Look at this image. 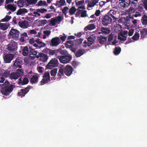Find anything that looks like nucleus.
Masks as SVG:
<instances>
[{
  "label": "nucleus",
  "instance_id": "f257e3e1",
  "mask_svg": "<svg viewBox=\"0 0 147 147\" xmlns=\"http://www.w3.org/2000/svg\"><path fill=\"white\" fill-rule=\"evenodd\" d=\"M0 86L1 87V92L5 96L9 95L15 87L14 85L10 84L7 80L3 84H0Z\"/></svg>",
  "mask_w": 147,
  "mask_h": 147
},
{
  "label": "nucleus",
  "instance_id": "f03ea898",
  "mask_svg": "<svg viewBox=\"0 0 147 147\" xmlns=\"http://www.w3.org/2000/svg\"><path fill=\"white\" fill-rule=\"evenodd\" d=\"M57 58L60 62L63 63H69L72 59V57L70 54L65 55H59Z\"/></svg>",
  "mask_w": 147,
  "mask_h": 147
},
{
  "label": "nucleus",
  "instance_id": "7ed1b4c3",
  "mask_svg": "<svg viewBox=\"0 0 147 147\" xmlns=\"http://www.w3.org/2000/svg\"><path fill=\"white\" fill-rule=\"evenodd\" d=\"M24 73V70L22 69H18L15 72L11 73L9 77L11 79H17L22 76Z\"/></svg>",
  "mask_w": 147,
  "mask_h": 147
},
{
  "label": "nucleus",
  "instance_id": "20e7f679",
  "mask_svg": "<svg viewBox=\"0 0 147 147\" xmlns=\"http://www.w3.org/2000/svg\"><path fill=\"white\" fill-rule=\"evenodd\" d=\"M101 20L102 25L104 26H106L111 23L112 19L111 17L107 14L102 16Z\"/></svg>",
  "mask_w": 147,
  "mask_h": 147
},
{
  "label": "nucleus",
  "instance_id": "39448f33",
  "mask_svg": "<svg viewBox=\"0 0 147 147\" xmlns=\"http://www.w3.org/2000/svg\"><path fill=\"white\" fill-rule=\"evenodd\" d=\"M58 60L55 58H53L48 63L46 67L48 69H51L54 67H57L59 65Z\"/></svg>",
  "mask_w": 147,
  "mask_h": 147
},
{
  "label": "nucleus",
  "instance_id": "423d86ee",
  "mask_svg": "<svg viewBox=\"0 0 147 147\" xmlns=\"http://www.w3.org/2000/svg\"><path fill=\"white\" fill-rule=\"evenodd\" d=\"M7 49L10 53H13L16 51L18 48L17 43L15 42H10L7 45Z\"/></svg>",
  "mask_w": 147,
  "mask_h": 147
},
{
  "label": "nucleus",
  "instance_id": "0eeeda50",
  "mask_svg": "<svg viewBox=\"0 0 147 147\" xmlns=\"http://www.w3.org/2000/svg\"><path fill=\"white\" fill-rule=\"evenodd\" d=\"M32 88V87L30 85L25 88L21 89L20 91L18 93V96H20L21 98L24 97L25 95L29 91L30 89Z\"/></svg>",
  "mask_w": 147,
  "mask_h": 147
},
{
  "label": "nucleus",
  "instance_id": "6e6552de",
  "mask_svg": "<svg viewBox=\"0 0 147 147\" xmlns=\"http://www.w3.org/2000/svg\"><path fill=\"white\" fill-rule=\"evenodd\" d=\"M19 32L17 30L12 28L9 32L10 36L15 40L18 39L19 37Z\"/></svg>",
  "mask_w": 147,
  "mask_h": 147
},
{
  "label": "nucleus",
  "instance_id": "1a4fd4ad",
  "mask_svg": "<svg viewBox=\"0 0 147 147\" xmlns=\"http://www.w3.org/2000/svg\"><path fill=\"white\" fill-rule=\"evenodd\" d=\"M50 80L49 73L46 72L44 73L43 76V78L40 81V85H42L47 83Z\"/></svg>",
  "mask_w": 147,
  "mask_h": 147
},
{
  "label": "nucleus",
  "instance_id": "9d476101",
  "mask_svg": "<svg viewBox=\"0 0 147 147\" xmlns=\"http://www.w3.org/2000/svg\"><path fill=\"white\" fill-rule=\"evenodd\" d=\"M13 57L14 56L12 54H7L3 57L4 61L5 63H10L13 59Z\"/></svg>",
  "mask_w": 147,
  "mask_h": 147
},
{
  "label": "nucleus",
  "instance_id": "9b49d317",
  "mask_svg": "<svg viewBox=\"0 0 147 147\" xmlns=\"http://www.w3.org/2000/svg\"><path fill=\"white\" fill-rule=\"evenodd\" d=\"M36 57L37 58L40 57V60L43 62H45L48 59V56L47 54L41 53H39L36 55Z\"/></svg>",
  "mask_w": 147,
  "mask_h": 147
},
{
  "label": "nucleus",
  "instance_id": "f8f14e48",
  "mask_svg": "<svg viewBox=\"0 0 147 147\" xmlns=\"http://www.w3.org/2000/svg\"><path fill=\"white\" fill-rule=\"evenodd\" d=\"M64 70L65 74L67 76H69L72 73L73 68L71 66L67 65L65 67Z\"/></svg>",
  "mask_w": 147,
  "mask_h": 147
},
{
  "label": "nucleus",
  "instance_id": "ddd939ff",
  "mask_svg": "<svg viewBox=\"0 0 147 147\" xmlns=\"http://www.w3.org/2000/svg\"><path fill=\"white\" fill-rule=\"evenodd\" d=\"M61 40L59 37H56L52 39L50 45L53 47L58 45L61 42Z\"/></svg>",
  "mask_w": 147,
  "mask_h": 147
},
{
  "label": "nucleus",
  "instance_id": "4468645a",
  "mask_svg": "<svg viewBox=\"0 0 147 147\" xmlns=\"http://www.w3.org/2000/svg\"><path fill=\"white\" fill-rule=\"evenodd\" d=\"M118 14V11H117L114 10H111L107 14L111 18H112L113 20H116L117 19V14Z\"/></svg>",
  "mask_w": 147,
  "mask_h": 147
},
{
  "label": "nucleus",
  "instance_id": "2eb2a0df",
  "mask_svg": "<svg viewBox=\"0 0 147 147\" xmlns=\"http://www.w3.org/2000/svg\"><path fill=\"white\" fill-rule=\"evenodd\" d=\"M30 49L29 51V57L31 59H34L36 57L37 54L36 51L34 50V49L32 48L31 47H29Z\"/></svg>",
  "mask_w": 147,
  "mask_h": 147
},
{
  "label": "nucleus",
  "instance_id": "dca6fc26",
  "mask_svg": "<svg viewBox=\"0 0 147 147\" xmlns=\"http://www.w3.org/2000/svg\"><path fill=\"white\" fill-rule=\"evenodd\" d=\"M29 78L30 81L32 84L36 83L38 82V76L37 75H31Z\"/></svg>",
  "mask_w": 147,
  "mask_h": 147
},
{
  "label": "nucleus",
  "instance_id": "f3484780",
  "mask_svg": "<svg viewBox=\"0 0 147 147\" xmlns=\"http://www.w3.org/2000/svg\"><path fill=\"white\" fill-rule=\"evenodd\" d=\"M97 40L100 44L102 45L106 42L107 37L100 35L97 37Z\"/></svg>",
  "mask_w": 147,
  "mask_h": 147
},
{
  "label": "nucleus",
  "instance_id": "a211bd4d",
  "mask_svg": "<svg viewBox=\"0 0 147 147\" xmlns=\"http://www.w3.org/2000/svg\"><path fill=\"white\" fill-rule=\"evenodd\" d=\"M20 37L19 40L22 42H24L28 40L29 38L28 36L27 33L25 32L22 34L20 35Z\"/></svg>",
  "mask_w": 147,
  "mask_h": 147
},
{
  "label": "nucleus",
  "instance_id": "6ab92c4d",
  "mask_svg": "<svg viewBox=\"0 0 147 147\" xmlns=\"http://www.w3.org/2000/svg\"><path fill=\"white\" fill-rule=\"evenodd\" d=\"M18 24L21 28H27L29 26L28 22L26 20L19 22Z\"/></svg>",
  "mask_w": 147,
  "mask_h": 147
},
{
  "label": "nucleus",
  "instance_id": "aec40b11",
  "mask_svg": "<svg viewBox=\"0 0 147 147\" xmlns=\"http://www.w3.org/2000/svg\"><path fill=\"white\" fill-rule=\"evenodd\" d=\"M22 62V60H21L19 59H16L14 63V67L16 68L18 67L20 68H22L21 64Z\"/></svg>",
  "mask_w": 147,
  "mask_h": 147
},
{
  "label": "nucleus",
  "instance_id": "412c9836",
  "mask_svg": "<svg viewBox=\"0 0 147 147\" xmlns=\"http://www.w3.org/2000/svg\"><path fill=\"white\" fill-rule=\"evenodd\" d=\"M18 82L19 84H21L22 85L27 84L29 82L28 79L26 77H24L23 80H22L21 78H20L18 80Z\"/></svg>",
  "mask_w": 147,
  "mask_h": 147
},
{
  "label": "nucleus",
  "instance_id": "4be33fe9",
  "mask_svg": "<svg viewBox=\"0 0 147 147\" xmlns=\"http://www.w3.org/2000/svg\"><path fill=\"white\" fill-rule=\"evenodd\" d=\"M86 52L84 49H80L76 52L75 55L76 57H78L84 54Z\"/></svg>",
  "mask_w": 147,
  "mask_h": 147
},
{
  "label": "nucleus",
  "instance_id": "5701e85b",
  "mask_svg": "<svg viewBox=\"0 0 147 147\" xmlns=\"http://www.w3.org/2000/svg\"><path fill=\"white\" fill-rule=\"evenodd\" d=\"M102 32V34H109L110 32V30L109 28L101 27L100 30Z\"/></svg>",
  "mask_w": 147,
  "mask_h": 147
},
{
  "label": "nucleus",
  "instance_id": "b1692460",
  "mask_svg": "<svg viewBox=\"0 0 147 147\" xmlns=\"http://www.w3.org/2000/svg\"><path fill=\"white\" fill-rule=\"evenodd\" d=\"M35 42L37 43L38 46V48H40L42 47H45L46 45V44L44 42H43L39 38H38L35 40Z\"/></svg>",
  "mask_w": 147,
  "mask_h": 147
},
{
  "label": "nucleus",
  "instance_id": "393cba45",
  "mask_svg": "<svg viewBox=\"0 0 147 147\" xmlns=\"http://www.w3.org/2000/svg\"><path fill=\"white\" fill-rule=\"evenodd\" d=\"M64 70L63 68L61 67L59 68L58 72L57 74L58 79H60L62 76L64 75Z\"/></svg>",
  "mask_w": 147,
  "mask_h": 147
},
{
  "label": "nucleus",
  "instance_id": "a878e982",
  "mask_svg": "<svg viewBox=\"0 0 147 147\" xmlns=\"http://www.w3.org/2000/svg\"><path fill=\"white\" fill-rule=\"evenodd\" d=\"M94 39L95 38L92 35H90L88 37V46H90L93 43Z\"/></svg>",
  "mask_w": 147,
  "mask_h": 147
},
{
  "label": "nucleus",
  "instance_id": "bb28decb",
  "mask_svg": "<svg viewBox=\"0 0 147 147\" xmlns=\"http://www.w3.org/2000/svg\"><path fill=\"white\" fill-rule=\"evenodd\" d=\"M57 54L58 55L60 54L63 55H67L68 54V52L66 50H62L61 49H57Z\"/></svg>",
  "mask_w": 147,
  "mask_h": 147
},
{
  "label": "nucleus",
  "instance_id": "cd10ccee",
  "mask_svg": "<svg viewBox=\"0 0 147 147\" xmlns=\"http://www.w3.org/2000/svg\"><path fill=\"white\" fill-rule=\"evenodd\" d=\"M99 0H91L88 3V6L90 8L92 7L98 2Z\"/></svg>",
  "mask_w": 147,
  "mask_h": 147
},
{
  "label": "nucleus",
  "instance_id": "c85d7f7f",
  "mask_svg": "<svg viewBox=\"0 0 147 147\" xmlns=\"http://www.w3.org/2000/svg\"><path fill=\"white\" fill-rule=\"evenodd\" d=\"M119 5L120 6L121 8L124 9L125 8L128 7H129L130 4L127 3L125 1L121 2L119 3Z\"/></svg>",
  "mask_w": 147,
  "mask_h": 147
},
{
  "label": "nucleus",
  "instance_id": "c756f323",
  "mask_svg": "<svg viewBox=\"0 0 147 147\" xmlns=\"http://www.w3.org/2000/svg\"><path fill=\"white\" fill-rule=\"evenodd\" d=\"M22 55L24 56H27L29 50L28 46H25L24 47L22 51Z\"/></svg>",
  "mask_w": 147,
  "mask_h": 147
},
{
  "label": "nucleus",
  "instance_id": "7c9ffc66",
  "mask_svg": "<svg viewBox=\"0 0 147 147\" xmlns=\"http://www.w3.org/2000/svg\"><path fill=\"white\" fill-rule=\"evenodd\" d=\"M141 38H145L147 35V29L144 28L140 31Z\"/></svg>",
  "mask_w": 147,
  "mask_h": 147
},
{
  "label": "nucleus",
  "instance_id": "2f4dec72",
  "mask_svg": "<svg viewBox=\"0 0 147 147\" xmlns=\"http://www.w3.org/2000/svg\"><path fill=\"white\" fill-rule=\"evenodd\" d=\"M49 56H53L55 54L56 56H57V58L58 55L57 54V49L56 50H52L51 49H50L49 51Z\"/></svg>",
  "mask_w": 147,
  "mask_h": 147
},
{
  "label": "nucleus",
  "instance_id": "473e14b6",
  "mask_svg": "<svg viewBox=\"0 0 147 147\" xmlns=\"http://www.w3.org/2000/svg\"><path fill=\"white\" fill-rule=\"evenodd\" d=\"M27 12L28 10L26 8H20L17 11L16 15L18 16L21 15L23 13H27Z\"/></svg>",
  "mask_w": 147,
  "mask_h": 147
},
{
  "label": "nucleus",
  "instance_id": "72a5a7b5",
  "mask_svg": "<svg viewBox=\"0 0 147 147\" xmlns=\"http://www.w3.org/2000/svg\"><path fill=\"white\" fill-rule=\"evenodd\" d=\"M121 51V49L120 47H116L114 49L113 53L115 55H117L120 53Z\"/></svg>",
  "mask_w": 147,
  "mask_h": 147
},
{
  "label": "nucleus",
  "instance_id": "f704fd0d",
  "mask_svg": "<svg viewBox=\"0 0 147 147\" xmlns=\"http://www.w3.org/2000/svg\"><path fill=\"white\" fill-rule=\"evenodd\" d=\"M140 38V35L139 33V31L138 32H136L134 35L132 37V39L136 41L138 40Z\"/></svg>",
  "mask_w": 147,
  "mask_h": 147
},
{
  "label": "nucleus",
  "instance_id": "c9c22d12",
  "mask_svg": "<svg viewBox=\"0 0 147 147\" xmlns=\"http://www.w3.org/2000/svg\"><path fill=\"white\" fill-rule=\"evenodd\" d=\"M26 2V0H19L17 1V5L19 7H23Z\"/></svg>",
  "mask_w": 147,
  "mask_h": 147
},
{
  "label": "nucleus",
  "instance_id": "e433bc0d",
  "mask_svg": "<svg viewBox=\"0 0 147 147\" xmlns=\"http://www.w3.org/2000/svg\"><path fill=\"white\" fill-rule=\"evenodd\" d=\"M16 7H14L11 4H8L7 6V8L10 10H11L13 12H14L16 10Z\"/></svg>",
  "mask_w": 147,
  "mask_h": 147
},
{
  "label": "nucleus",
  "instance_id": "4c0bfd02",
  "mask_svg": "<svg viewBox=\"0 0 147 147\" xmlns=\"http://www.w3.org/2000/svg\"><path fill=\"white\" fill-rule=\"evenodd\" d=\"M96 28L95 25L94 24H88L84 28L85 29H87L89 30H91Z\"/></svg>",
  "mask_w": 147,
  "mask_h": 147
},
{
  "label": "nucleus",
  "instance_id": "58836bf2",
  "mask_svg": "<svg viewBox=\"0 0 147 147\" xmlns=\"http://www.w3.org/2000/svg\"><path fill=\"white\" fill-rule=\"evenodd\" d=\"M76 10L77 9L75 7L72 6L69 9L68 12L70 15H72L75 13Z\"/></svg>",
  "mask_w": 147,
  "mask_h": 147
},
{
  "label": "nucleus",
  "instance_id": "ea45409f",
  "mask_svg": "<svg viewBox=\"0 0 147 147\" xmlns=\"http://www.w3.org/2000/svg\"><path fill=\"white\" fill-rule=\"evenodd\" d=\"M139 0H131V6L134 7H135L138 4V1Z\"/></svg>",
  "mask_w": 147,
  "mask_h": 147
},
{
  "label": "nucleus",
  "instance_id": "a19ab883",
  "mask_svg": "<svg viewBox=\"0 0 147 147\" xmlns=\"http://www.w3.org/2000/svg\"><path fill=\"white\" fill-rule=\"evenodd\" d=\"M141 21L143 25H147V16L145 15H144Z\"/></svg>",
  "mask_w": 147,
  "mask_h": 147
},
{
  "label": "nucleus",
  "instance_id": "79ce46f5",
  "mask_svg": "<svg viewBox=\"0 0 147 147\" xmlns=\"http://www.w3.org/2000/svg\"><path fill=\"white\" fill-rule=\"evenodd\" d=\"M37 5L38 6H47L48 4H47V3L45 1H42L41 0L40 1L38 4Z\"/></svg>",
  "mask_w": 147,
  "mask_h": 147
},
{
  "label": "nucleus",
  "instance_id": "37998d69",
  "mask_svg": "<svg viewBox=\"0 0 147 147\" xmlns=\"http://www.w3.org/2000/svg\"><path fill=\"white\" fill-rule=\"evenodd\" d=\"M57 69L55 68L51 70L50 71L51 75L52 76H55L57 73Z\"/></svg>",
  "mask_w": 147,
  "mask_h": 147
},
{
  "label": "nucleus",
  "instance_id": "c03bdc74",
  "mask_svg": "<svg viewBox=\"0 0 147 147\" xmlns=\"http://www.w3.org/2000/svg\"><path fill=\"white\" fill-rule=\"evenodd\" d=\"M59 3H60L59 5L61 6L65 5H66L65 0H60L59 1H57L56 3V5H57Z\"/></svg>",
  "mask_w": 147,
  "mask_h": 147
},
{
  "label": "nucleus",
  "instance_id": "a18cd8bd",
  "mask_svg": "<svg viewBox=\"0 0 147 147\" xmlns=\"http://www.w3.org/2000/svg\"><path fill=\"white\" fill-rule=\"evenodd\" d=\"M38 0H26V1L29 5L35 4Z\"/></svg>",
  "mask_w": 147,
  "mask_h": 147
},
{
  "label": "nucleus",
  "instance_id": "49530a36",
  "mask_svg": "<svg viewBox=\"0 0 147 147\" xmlns=\"http://www.w3.org/2000/svg\"><path fill=\"white\" fill-rule=\"evenodd\" d=\"M69 8L67 7H64L62 10V12L63 13L65 17H67V13Z\"/></svg>",
  "mask_w": 147,
  "mask_h": 147
},
{
  "label": "nucleus",
  "instance_id": "de8ad7c7",
  "mask_svg": "<svg viewBox=\"0 0 147 147\" xmlns=\"http://www.w3.org/2000/svg\"><path fill=\"white\" fill-rule=\"evenodd\" d=\"M11 18V16H9L7 15L5 17L1 20V22H7Z\"/></svg>",
  "mask_w": 147,
  "mask_h": 147
},
{
  "label": "nucleus",
  "instance_id": "09e8293b",
  "mask_svg": "<svg viewBox=\"0 0 147 147\" xmlns=\"http://www.w3.org/2000/svg\"><path fill=\"white\" fill-rule=\"evenodd\" d=\"M8 28V26L5 23H2L1 29L4 30H6Z\"/></svg>",
  "mask_w": 147,
  "mask_h": 147
},
{
  "label": "nucleus",
  "instance_id": "8fccbe9b",
  "mask_svg": "<svg viewBox=\"0 0 147 147\" xmlns=\"http://www.w3.org/2000/svg\"><path fill=\"white\" fill-rule=\"evenodd\" d=\"M118 38L121 41H125L127 39V36L121 34L120 36H118Z\"/></svg>",
  "mask_w": 147,
  "mask_h": 147
},
{
  "label": "nucleus",
  "instance_id": "3c124183",
  "mask_svg": "<svg viewBox=\"0 0 147 147\" xmlns=\"http://www.w3.org/2000/svg\"><path fill=\"white\" fill-rule=\"evenodd\" d=\"M81 11H82L81 12V17L83 18L84 17H86L87 16V15L86 14V10L83 11L82 10H81Z\"/></svg>",
  "mask_w": 147,
  "mask_h": 147
},
{
  "label": "nucleus",
  "instance_id": "603ef678",
  "mask_svg": "<svg viewBox=\"0 0 147 147\" xmlns=\"http://www.w3.org/2000/svg\"><path fill=\"white\" fill-rule=\"evenodd\" d=\"M38 11L39 13H45L47 11V9L44 8L38 9Z\"/></svg>",
  "mask_w": 147,
  "mask_h": 147
},
{
  "label": "nucleus",
  "instance_id": "864d4df0",
  "mask_svg": "<svg viewBox=\"0 0 147 147\" xmlns=\"http://www.w3.org/2000/svg\"><path fill=\"white\" fill-rule=\"evenodd\" d=\"M56 19L55 18H53L51 19V21L50 22V23L53 26L55 25L56 22Z\"/></svg>",
  "mask_w": 147,
  "mask_h": 147
},
{
  "label": "nucleus",
  "instance_id": "5fc2aeb1",
  "mask_svg": "<svg viewBox=\"0 0 147 147\" xmlns=\"http://www.w3.org/2000/svg\"><path fill=\"white\" fill-rule=\"evenodd\" d=\"M113 35H114L112 33L109 35L107 40L108 42H110L113 40Z\"/></svg>",
  "mask_w": 147,
  "mask_h": 147
},
{
  "label": "nucleus",
  "instance_id": "6e6d98bb",
  "mask_svg": "<svg viewBox=\"0 0 147 147\" xmlns=\"http://www.w3.org/2000/svg\"><path fill=\"white\" fill-rule=\"evenodd\" d=\"M10 75V72L9 71H5L4 73L3 74L2 76L4 78H7L8 76L9 75Z\"/></svg>",
  "mask_w": 147,
  "mask_h": 147
},
{
  "label": "nucleus",
  "instance_id": "4d7b16f0",
  "mask_svg": "<svg viewBox=\"0 0 147 147\" xmlns=\"http://www.w3.org/2000/svg\"><path fill=\"white\" fill-rule=\"evenodd\" d=\"M63 34V36H61V35L60 36V39L63 42L65 41L66 38H67L66 35H65L64 34Z\"/></svg>",
  "mask_w": 147,
  "mask_h": 147
},
{
  "label": "nucleus",
  "instance_id": "13d9d810",
  "mask_svg": "<svg viewBox=\"0 0 147 147\" xmlns=\"http://www.w3.org/2000/svg\"><path fill=\"white\" fill-rule=\"evenodd\" d=\"M50 49L47 48H45L42 51V53H45V54L47 55V54H48L49 53V51Z\"/></svg>",
  "mask_w": 147,
  "mask_h": 147
},
{
  "label": "nucleus",
  "instance_id": "bf43d9fd",
  "mask_svg": "<svg viewBox=\"0 0 147 147\" xmlns=\"http://www.w3.org/2000/svg\"><path fill=\"white\" fill-rule=\"evenodd\" d=\"M134 30L133 29H131L128 32V35L129 36H132L134 33Z\"/></svg>",
  "mask_w": 147,
  "mask_h": 147
},
{
  "label": "nucleus",
  "instance_id": "052dcab7",
  "mask_svg": "<svg viewBox=\"0 0 147 147\" xmlns=\"http://www.w3.org/2000/svg\"><path fill=\"white\" fill-rule=\"evenodd\" d=\"M84 0H82L81 1H78L77 2H76V4L77 6L80 5H82L84 3Z\"/></svg>",
  "mask_w": 147,
  "mask_h": 147
},
{
  "label": "nucleus",
  "instance_id": "680f3d73",
  "mask_svg": "<svg viewBox=\"0 0 147 147\" xmlns=\"http://www.w3.org/2000/svg\"><path fill=\"white\" fill-rule=\"evenodd\" d=\"M83 40L82 38H80L76 40V44L77 45H80L82 43Z\"/></svg>",
  "mask_w": 147,
  "mask_h": 147
},
{
  "label": "nucleus",
  "instance_id": "e2e57ef3",
  "mask_svg": "<svg viewBox=\"0 0 147 147\" xmlns=\"http://www.w3.org/2000/svg\"><path fill=\"white\" fill-rule=\"evenodd\" d=\"M135 11V7H130L129 9V11L130 12V13H133Z\"/></svg>",
  "mask_w": 147,
  "mask_h": 147
},
{
  "label": "nucleus",
  "instance_id": "0e129e2a",
  "mask_svg": "<svg viewBox=\"0 0 147 147\" xmlns=\"http://www.w3.org/2000/svg\"><path fill=\"white\" fill-rule=\"evenodd\" d=\"M65 43L66 44H69L71 45L70 46H73L74 45V42L72 40H69L66 41Z\"/></svg>",
  "mask_w": 147,
  "mask_h": 147
},
{
  "label": "nucleus",
  "instance_id": "69168bd1",
  "mask_svg": "<svg viewBox=\"0 0 147 147\" xmlns=\"http://www.w3.org/2000/svg\"><path fill=\"white\" fill-rule=\"evenodd\" d=\"M61 16H58L56 17V22H61Z\"/></svg>",
  "mask_w": 147,
  "mask_h": 147
},
{
  "label": "nucleus",
  "instance_id": "338daca9",
  "mask_svg": "<svg viewBox=\"0 0 147 147\" xmlns=\"http://www.w3.org/2000/svg\"><path fill=\"white\" fill-rule=\"evenodd\" d=\"M40 24L43 25L46 24L47 23V20H42L40 22Z\"/></svg>",
  "mask_w": 147,
  "mask_h": 147
},
{
  "label": "nucleus",
  "instance_id": "774afa93",
  "mask_svg": "<svg viewBox=\"0 0 147 147\" xmlns=\"http://www.w3.org/2000/svg\"><path fill=\"white\" fill-rule=\"evenodd\" d=\"M145 9L147 10V0H144L143 2Z\"/></svg>",
  "mask_w": 147,
  "mask_h": 147
}]
</instances>
